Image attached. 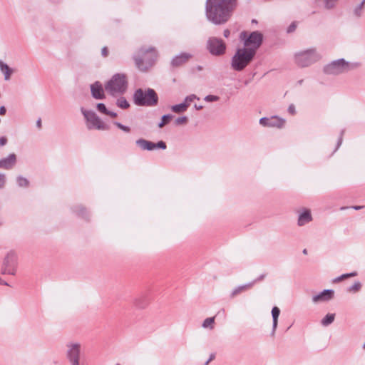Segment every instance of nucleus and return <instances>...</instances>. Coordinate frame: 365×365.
Here are the masks:
<instances>
[{"label":"nucleus","instance_id":"f257e3e1","mask_svg":"<svg viewBox=\"0 0 365 365\" xmlns=\"http://www.w3.org/2000/svg\"><path fill=\"white\" fill-rule=\"evenodd\" d=\"M237 6V0H207L205 15L215 25L225 24Z\"/></svg>","mask_w":365,"mask_h":365},{"label":"nucleus","instance_id":"f03ea898","mask_svg":"<svg viewBox=\"0 0 365 365\" xmlns=\"http://www.w3.org/2000/svg\"><path fill=\"white\" fill-rule=\"evenodd\" d=\"M105 91L116 97L123 94L128 88L127 77L123 73L114 74L104 85Z\"/></svg>","mask_w":365,"mask_h":365},{"label":"nucleus","instance_id":"7ed1b4c3","mask_svg":"<svg viewBox=\"0 0 365 365\" xmlns=\"http://www.w3.org/2000/svg\"><path fill=\"white\" fill-rule=\"evenodd\" d=\"M158 57L157 51L153 47L140 48L134 56L135 65L142 71H145L154 64Z\"/></svg>","mask_w":365,"mask_h":365},{"label":"nucleus","instance_id":"20e7f679","mask_svg":"<svg viewBox=\"0 0 365 365\" xmlns=\"http://www.w3.org/2000/svg\"><path fill=\"white\" fill-rule=\"evenodd\" d=\"M254 51L245 48L237 49L231 60L232 68L237 71L243 70L254 58Z\"/></svg>","mask_w":365,"mask_h":365},{"label":"nucleus","instance_id":"39448f33","mask_svg":"<svg viewBox=\"0 0 365 365\" xmlns=\"http://www.w3.org/2000/svg\"><path fill=\"white\" fill-rule=\"evenodd\" d=\"M133 101L135 104L139 106H155L158 102V97L152 88L145 91L138 88L133 94Z\"/></svg>","mask_w":365,"mask_h":365},{"label":"nucleus","instance_id":"423d86ee","mask_svg":"<svg viewBox=\"0 0 365 365\" xmlns=\"http://www.w3.org/2000/svg\"><path fill=\"white\" fill-rule=\"evenodd\" d=\"M358 66L357 63H351L344 58L333 61L324 68L325 73L329 75H339L354 69Z\"/></svg>","mask_w":365,"mask_h":365},{"label":"nucleus","instance_id":"0eeeda50","mask_svg":"<svg viewBox=\"0 0 365 365\" xmlns=\"http://www.w3.org/2000/svg\"><path fill=\"white\" fill-rule=\"evenodd\" d=\"M240 40L244 41V47L249 51H254L256 54L257 50L262 43L263 36L259 31H253L249 36L246 31H242L240 35Z\"/></svg>","mask_w":365,"mask_h":365},{"label":"nucleus","instance_id":"6e6552de","mask_svg":"<svg viewBox=\"0 0 365 365\" xmlns=\"http://www.w3.org/2000/svg\"><path fill=\"white\" fill-rule=\"evenodd\" d=\"M320 55L314 48L296 53L294 62L299 67H307L317 62Z\"/></svg>","mask_w":365,"mask_h":365},{"label":"nucleus","instance_id":"1a4fd4ad","mask_svg":"<svg viewBox=\"0 0 365 365\" xmlns=\"http://www.w3.org/2000/svg\"><path fill=\"white\" fill-rule=\"evenodd\" d=\"M81 112L86 120V126L88 129H96L101 130L108 129V127L93 111L86 110L83 108H81Z\"/></svg>","mask_w":365,"mask_h":365},{"label":"nucleus","instance_id":"9d476101","mask_svg":"<svg viewBox=\"0 0 365 365\" xmlns=\"http://www.w3.org/2000/svg\"><path fill=\"white\" fill-rule=\"evenodd\" d=\"M206 48L211 55L220 56L225 53L227 46L221 38L212 36L207 39Z\"/></svg>","mask_w":365,"mask_h":365},{"label":"nucleus","instance_id":"9b49d317","mask_svg":"<svg viewBox=\"0 0 365 365\" xmlns=\"http://www.w3.org/2000/svg\"><path fill=\"white\" fill-rule=\"evenodd\" d=\"M81 346L79 343L70 342L66 344V357L71 365H84L81 363Z\"/></svg>","mask_w":365,"mask_h":365},{"label":"nucleus","instance_id":"f8f14e48","mask_svg":"<svg viewBox=\"0 0 365 365\" xmlns=\"http://www.w3.org/2000/svg\"><path fill=\"white\" fill-rule=\"evenodd\" d=\"M17 257L14 252L7 253L4 259L1 274L14 275L16 272Z\"/></svg>","mask_w":365,"mask_h":365},{"label":"nucleus","instance_id":"ddd939ff","mask_svg":"<svg viewBox=\"0 0 365 365\" xmlns=\"http://www.w3.org/2000/svg\"><path fill=\"white\" fill-rule=\"evenodd\" d=\"M135 143L143 150H153L157 148L165 150L167 147L165 143L162 140L155 143L152 141L140 138L137 140Z\"/></svg>","mask_w":365,"mask_h":365},{"label":"nucleus","instance_id":"4468645a","mask_svg":"<svg viewBox=\"0 0 365 365\" xmlns=\"http://www.w3.org/2000/svg\"><path fill=\"white\" fill-rule=\"evenodd\" d=\"M284 118H279L278 116H272L270 118L263 117L260 118L259 123L263 126L282 128L285 124Z\"/></svg>","mask_w":365,"mask_h":365},{"label":"nucleus","instance_id":"2eb2a0df","mask_svg":"<svg viewBox=\"0 0 365 365\" xmlns=\"http://www.w3.org/2000/svg\"><path fill=\"white\" fill-rule=\"evenodd\" d=\"M334 290L324 289L323 292L313 296L312 302L314 303L324 302L331 300L334 297Z\"/></svg>","mask_w":365,"mask_h":365},{"label":"nucleus","instance_id":"dca6fc26","mask_svg":"<svg viewBox=\"0 0 365 365\" xmlns=\"http://www.w3.org/2000/svg\"><path fill=\"white\" fill-rule=\"evenodd\" d=\"M91 91L92 96L96 99H104L105 96V88L103 89L102 84L96 81L91 86Z\"/></svg>","mask_w":365,"mask_h":365},{"label":"nucleus","instance_id":"f3484780","mask_svg":"<svg viewBox=\"0 0 365 365\" xmlns=\"http://www.w3.org/2000/svg\"><path fill=\"white\" fill-rule=\"evenodd\" d=\"M312 220L313 218L312 216L311 210L309 209L304 208L299 215L297 225L302 227L312 222Z\"/></svg>","mask_w":365,"mask_h":365},{"label":"nucleus","instance_id":"a211bd4d","mask_svg":"<svg viewBox=\"0 0 365 365\" xmlns=\"http://www.w3.org/2000/svg\"><path fill=\"white\" fill-rule=\"evenodd\" d=\"M16 161V155L10 154L7 158L0 160V168L9 170L15 165Z\"/></svg>","mask_w":365,"mask_h":365},{"label":"nucleus","instance_id":"6ab92c4d","mask_svg":"<svg viewBox=\"0 0 365 365\" xmlns=\"http://www.w3.org/2000/svg\"><path fill=\"white\" fill-rule=\"evenodd\" d=\"M191 57V54L188 53H182L175 56L173 58L171 63L173 66H180L186 63Z\"/></svg>","mask_w":365,"mask_h":365},{"label":"nucleus","instance_id":"aec40b11","mask_svg":"<svg viewBox=\"0 0 365 365\" xmlns=\"http://www.w3.org/2000/svg\"><path fill=\"white\" fill-rule=\"evenodd\" d=\"M254 284L255 282H251L247 284L235 287L230 293V298H235L236 296L240 294L241 293L251 289Z\"/></svg>","mask_w":365,"mask_h":365},{"label":"nucleus","instance_id":"412c9836","mask_svg":"<svg viewBox=\"0 0 365 365\" xmlns=\"http://www.w3.org/2000/svg\"><path fill=\"white\" fill-rule=\"evenodd\" d=\"M280 314V309L277 307H274L272 309V336H274L275 334V331L277 328L278 325V318Z\"/></svg>","mask_w":365,"mask_h":365},{"label":"nucleus","instance_id":"4be33fe9","mask_svg":"<svg viewBox=\"0 0 365 365\" xmlns=\"http://www.w3.org/2000/svg\"><path fill=\"white\" fill-rule=\"evenodd\" d=\"M0 70L4 73V80L9 81L13 73V70L1 60H0Z\"/></svg>","mask_w":365,"mask_h":365},{"label":"nucleus","instance_id":"5701e85b","mask_svg":"<svg viewBox=\"0 0 365 365\" xmlns=\"http://www.w3.org/2000/svg\"><path fill=\"white\" fill-rule=\"evenodd\" d=\"M187 107L185 103H182L180 104L174 105L171 107V110L175 113H180L186 111Z\"/></svg>","mask_w":365,"mask_h":365},{"label":"nucleus","instance_id":"b1692460","mask_svg":"<svg viewBox=\"0 0 365 365\" xmlns=\"http://www.w3.org/2000/svg\"><path fill=\"white\" fill-rule=\"evenodd\" d=\"M334 314H328L322 319L321 323L323 326L327 327L334 322Z\"/></svg>","mask_w":365,"mask_h":365},{"label":"nucleus","instance_id":"393cba45","mask_svg":"<svg viewBox=\"0 0 365 365\" xmlns=\"http://www.w3.org/2000/svg\"><path fill=\"white\" fill-rule=\"evenodd\" d=\"M215 317H209L204 320L202 327L205 329H212L214 328Z\"/></svg>","mask_w":365,"mask_h":365},{"label":"nucleus","instance_id":"a878e982","mask_svg":"<svg viewBox=\"0 0 365 365\" xmlns=\"http://www.w3.org/2000/svg\"><path fill=\"white\" fill-rule=\"evenodd\" d=\"M117 106L123 109H126L130 107L129 103L124 97H120L117 100L116 102Z\"/></svg>","mask_w":365,"mask_h":365},{"label":"nucleus","instance_id":"bb28decb","mask_svg":"<svg viewBox=\"0 0 365 365\" xmlns=\"http://www.w3.org/2000/svg\"><path fill=\"white\" fill-rule=\"evenodd\" d=\"M324 3V6L327 9H333L338 0H322Z\"/></svg>","mask_w":365,"mask_h":365},{"label":"nucleus","instance_id":"cd10ccee","mask_svg":"<svg viewBox=\"0 0 365 365\" xmlns=\"http://www.w3.org/2000/svg\"><path fill=\"white\" fill-rule=\"evenodd\" d=\"M16 181L19 187H28L29 185V180L22 176H18L16 178Z\"/></svg>","mask_w":365,"mask_h":365},{"label":"nucleus","instance_id":"c85d7f7f","mask_svg":"<svg viewBox=\"0 0 365 365\" xmlns=\"http://www.w3.org/2000/svg\"><path fill=\"white\" fill-rule=\"evenodd\" d=\"M195 99L199 100V98L195 94H191L185 97L183 103H185L187 107L188 108L190 103Z\"/></svg>","mask_w":365,"mask_h":365},{"label":"nucleus","instance_id":"c756f323","mask_svg":"<svg viewBox=\"0 0 365 365\" xmlns=\"http://www.w3.org/2000/svg\"><path fill=\"white\" fill-rule=\"evenodd\" d=\"M172 118H173V115H170V114L163 115L162 120L158 124L159 128H163L165 125H166L169 122V120Z\"/></svg>","mask_w":365,"mask_h":365},{"label":"nucleus","instance_id":"7c9ffc66","mask_svg":"<svg viewBox=\"0 0 365 365\" xmlns=\"http://www.w3.org/2000/svg\"><path fill=\"white\" fill-rule=\"evenodd\" d=\"M187 123V118L186 116L179 117L175 119V123L177 125H185Z\"/></svg>","mask_w":365,"mask_h":365},{"label":"nucleus","instance_id":"2f4dec72","mask_svg":"<svg viewBox=\"0 0 365 365\" xmlns=\"http://www.w3.org/2000/svg\"><path fill=\"white\" fill-rule=\"evenodd\" d=\"M361 284L359 282H356L352 286L349 288V292H358L360 290Z\"/></svg>","mask_w":365,"mask_h":365},{"label":"nucleus","instance_id":"473e14b6","mask_svg":"<svg viewBox=\"0 0 365 365\" xmlns=\"http://www.w3.org/2000/svg\"><path fill=\"white\" fill-rule=\"evenodd\" d=\"M220 99V97L217 96H214V95H208V96H206L204 98V100L207 102H214V101H219Z\"/></svg>","mask_w":365,"mask_h":365},{"label":"nucleus","instance_id":"72a5a7b5","mask_svg":"<svg viewBox=\"0 0 365 365\" xmlns=\"http://www.w3.org/2000/svg\"><path fill=\"white\" fill-rule=\"evenodd\" d=\"M356 275H357V273L356 272H351V273H349V274H342L340 277H339L336 279V281H340L341 279H346V278H348V277H355Z\"/></svg>","mask_w":365,"mask_h":365},{"label":"nucleus","instance_id":"f704fd0d","mask_svg":"<svg viewBox=\"0 0 365 365\" xmlns=\"http://www.w3.org/2000/svg\"><path fill=\"white\" fill-rule=\"evenodd\" d=\"M365 4V0H363L361 3L355 9L354 13L356 16H359L361 15V11L364 8Z\"/></svg>","mask_w":365,"mask_h":365},{"label":"nucleus","instance_id":"c9c22d12","mask_svg":"<svg viewBox=\"0 0 365 365\" xmlns=\"http://www.w3.org/2000/svg\"><path fill=\"white\" fill-rule=\"evenodd\" d=\"M114 124L120 130H123L124 132L129 133L130 131V129L129 127L125 126L120 123L115 122Z\"/></svg>","mask_w":365,"mask_h":365},{"label":"nucleus","instance_id":"e433bc0d","mask_svg":"<svg viewBox=\"0 0 365 365\" xmlns=\"http://www.w3.org/2000/svg\"><path fill=\"white\" fill-rule=\"evenodd\" d=\"M96 107L98 110L103 114H106V112H108V109L106 108V106L102 103H98Z\"/></svg>","mask_w":365,"mask_h":365},{"label":"nucleus","instance_id":"4c0bfd02","mask_svg":"<svg viewBox=\"0 0 365 365\" xmlns=\"http://www.w3.org/2000/svg\"><path fill=\"white\" fill-rule=\"evenodd\" d=\"M6 178L4 174L0 173V188L3 187L5 184Z\"/></svg>","mask_w":365,"mask_h":365},{"label":"nucleus","instance_id":"58836bf2","mask_svg":"<svg viewBox=\"0 0 365 365\" xmlns=\"http://www.w3.org/2000/svg\"><path fill=\"white\" fill-rule=\"evenodd\" d=\"M296 27H297V24L294 22L292 23L287 29V32L288 33H291V32H293L295 29H296Z\"/></svg>","mask_w":365,"mask_h":365},{"label":"nucleus","instance_id":"ea45409f","mask_svg":"<svg viewBox=\"0 0 365 365\" xmlns=\"http://www.w3.org/2000/svg\"><path fill=\"white\" fill-rule=\"evenodd\" d=\"M288 112L292 115L295 114V113H296L295 107L293 104L289 105V106L288 108Z\"/></svg>","mask_w":365,"mask_h":365},{"label":"nucleus","instance_id":"a19ab883","mask_svg":"<svg viewBox=\"0 0 365 365\" xmlns=\"http://www.w3.org/2000/svg\"><path fill=\"white\" fill-rule=\"evenodd\" d=\"M101 53L103 57H106L108 54V51L107 47H103L101 50Z\"/></svg>","mask_w":365,"mask_h":365},{"label":"nucleus","instance_id":"79ce46f5","mask_svg":"<svg viewBox=\"0 0 365 365\" xmlns=\"http://www.w3.org/2000/svg\"><path fill=\"white\" fill-rule=\"evenodd\" d=\"M7 143V139L6 137H1L0 138V146H4Z\"/></svg>","mask_w":365,"mask_h":365},{"label":"nucleus","instance_id":"37998d69","mask_svg":"<svg viewBox=\"0 0 365 365\" xmlns=\"http://www.w3.org/2000/svg\"><path fill=\"white\" fill-rule=\"evenodd\" d=\"M215 358V354H211L210 355V357H209L208 360L205 363V364H204V365H208V364H209V363H210L211 361H212Z\"/></svg>","mask_w":365,"mask_h":365},{"label":"nucleus","instance_id":"c03bdc74","mask_svg":"<svg viewBox=\"0 0 365 365\" xmlns=\"http://www.w3.org/2000/svg\"><path fill=\"white\" fill-rule=\"evenodd\" d=\"M230 35V31L229 29H225L224 31H223V36L225 37V38H228Z\"/></svg>","mask_w":365,"mask_h":365},{"label":"nucleus","instance_id":"a18cd8bd","mask_svg":"<svg viewBox=\"0 0 365 365\" xmlns=\"http://www.w3.org/2000/svg\"><path fill=\"white\" fill-rule=\"evenodd\" d=\"M106 115H110L113 118H115L117 116V113L115 112L109 111L106 112Z\"/></svg>","mask_w":365,"mask_h":365},{"label":"nucleus","instance_id":"49530a36","mask_svg":"<svg viewBox=\"0 0 365 365\" xmlns=\"http://www.w3.org/2000/svg\"><path fill=\"white\" fill-rule=\"evenodd\" d=\"M6 112V108L4 106H1L0 107V115H5Z\"/></svg>","mask_w":365,"mask_h":365},{"label":"nucleus","instance_id":"de8ad7c7","mask_svg":"<svg viewBox=\"0 0 365 365\" xmlns=\"http://www.w3.org/2000/svg\"><path fill=\"white\" fill-rule=\"evenodd\" d=\"M36 126L38 128H41V120L40 118L36 121Z\"/></svg>","mask_w":365,"mask_h":365},{"label":"nucleus","instance_id":"09e8293b","mask_svg":"<svg viewBox=\"0 0 365 365\" xmlns=\"http://www.w3.org/2000/svg\"><path fill=\"white\" fill-rule=\"evenodd\" d=\"M264 277H265V275H264V274H262V275H261L259 277H258L257 279L254 280L253 282H255V283L256 282H258V281L262 280V279H264Z\"/></svg>","mask_w":365,"mask_h":365},{"label":"nucleus","instance_id":"8fccbe9b","mask_svg":"<svg viewBox=\"0 0 365 365\" xmlns=\"http://www.w3.org/2000/svg\"><path fill=\"white\" fill-rule=\"evenodd\" d=\"M363 207H364V206H353L352 208L356 210H361L362 209Z\"/></svg>","mask_w":365,"mask_h":365},{"label":"nucleus","instance_id":"3c124183","mask_svg":"<svg viewBox=\"0 0 365 365\" xmlns=\"http://www.w3.org/2000/svg\"><path fill=\"white\" fill-rule=\"evenodd\" d=\"M194 107H195V108L196 110H201V109H202V108H203V106H197V104H195V105L194 106Z\"/></svg>","mask_w":365,"mask_h":365},{"label":"nucleus","instance_id":"603ef678","mask_svg":"<svg viewBox=\"0 0 365 365\" xmlns=\"http://www.w3.org/2000/svg\"><path fill=\"white\" fill-rule=\"evenodd\" d=\"M0 284L8 285V284L6 282H5L4 281H3L1 277H0Z\"/></svg>","mask_w":365,"mask_h":365},{"label":"nucleus","instance_id":"864d4df0","mask_svg":"<svg viewBox=\"0 0 365 365\" xmlns=\"http://www.w3.org/2000/svg\"><path fill=\"white\" fill-rule=\"evenodd\" d=\"M303 253H304V254H305V255H306V254H307V250H306V249H304V250H303Z\"/></svg>","mask_w":365,"mask_h":365},{"label":"nucleus","instance_id":"5fc2aeb1","mask_svg":"<svg viewBox=\"0 0 365 365\" xmlns=\"http://www.w3.org/2000/svg\"><path fill=\"white\" fill-rule=\"evenodd\" d=\"M363 347H364V349H365V343L364 344Z\"/></svg>","mask_w":365,"mask_h":365},{"label":"nucleus","instance_id":"6e6d98bb","mask_svg":"<svg viewBox=\"0 0 365 365\" xmlns=\"http://www.w3.org/2000/svg\"><path fill=\"white\" fill-rule=\"evenodd\" d=\"M116 365H120V364H117Z\"/></svg>","mask_w":365,"mask_h":365}]
</instances>
